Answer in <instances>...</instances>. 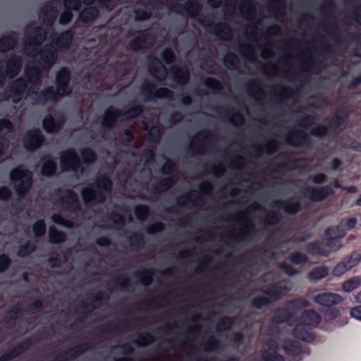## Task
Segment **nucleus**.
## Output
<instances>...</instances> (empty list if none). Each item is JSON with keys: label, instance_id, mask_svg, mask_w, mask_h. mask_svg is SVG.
<instances>
[{"label": "nucleus", "instance_id": "56", "mask_svg": "<svg viewBox=\"0 0 361 361\" xmlns=\"http://www.w3.org/2000/svg\"><path fill=\"white\" fill-rule=\"evenodd\" d=\"M114 221L116 224L118 226L122 225L124 222L123 219L118 215H115L114 216Z\"/></svg>", "mask_w": 361, "mask_h": 361}, {"label": "nucleus", "instance_id": "15", "mask_svg": "<svg viewBox=\"0 0 361 361\" xmlns=\"http://www.w3.org/2000/svg\"><path fill=\"white\" fill-rule=\"evenodd\" d=\"M73 35L71 32H66L61 35L56 42V47L59 51H66L72 42Z\"/></svg>", "mask_w": 361, "mask_h": 361}, {"label": "nucleus", "instance_id": "45", "mask_svg": "<svg viewBox=\"0 0 361 361\" xmlns=\"http://www.w3.org/2000/svg\"><path fill=\"white\" fill-rule=\"evenodd\" d=\"M269 301H270V299L262 297V298H255L253 300L252 304L256 307H260L261 306L269 303Z\"/></svg>", "mask_w": 361, "mask_h": 361}, {"label": "nucleus", "instance_id": "51", "mask_svg": "<svg viewBox=\"0 0 361 361\" xmlns=\"http://www.w3.org/2000/svg\"><path fill=\"white\" fill-rule=\"evenodd\" d=\"M284 209L288 214H294L299 209V206L297 203H293L290 206L287 204L284 206Z\"/></svg>", "mask_w": 361, "mask_h": 361}, {"label": "nucleus", "instance_id": "10", "mask_svg": "<svg viewBox=\"0 0 361 361\" xmlns=\"http://www.w3.org/2000/svg\"><path fill=\"white\" fill-rule=\"evenodd\" d=\"M43 142V138L39 130L30 131L24 140V145L29 151H33L39 148Z\"/></svg>", "mask_w": 361, "mask_h": 361}, {"label": "nucleus", "instance_id": "11", "mask_svg": "<svg viewBox=\"0 0 361 361\" xmlns=\"http://www.w3.org/2000/svg\"><path fill=\"white\" fill-rule=\"evenodd\" d=\"M151 74L157 80H161L166 78L167 71L161 61L157 59H153L149 66Z\"/></svg>", "mask_w": 361, "mask_h": 361}, {"label": "nucleus", "instance_id": "30", "mask_svg": "<svg viewBox=\"0 0 361 361\" xmlns=\"http://www.w3.org/2000/svg\"><path fill=\"white\" fill-rule=\"evenodd\" d=\"M349 271L348 266L345 262L338 264L333 270V274L336 276H341L346 271Z\"/></svg>", "mask_w": 361, "mask_h": 361}, {"label": "nucleus", "instance_id": "13", "mask_svg": "<svg viewBox=\"0 0 361 361\" xmlns=\"http://www.w3.org/2000/svg\"><path fill=\"white\" fill-rule=\"evenodd\" d=\"M283 348L286 353L293 357H299L302 352L300 344L296 341L286 342Z\"/></svg>", "mask_w": 361, "mask_h": 361}, {"label": "nucleus", "instance_id": "12", "mask_svg": "<svg viewBox=\"0 0 361 361\" xmlns=\"http://www.w3.org/2000/svg\"><path fill=\"white\" fill-rule=\"evenodd\" d=\"M22 62L20 58L13 57L6 63V74L8 78H13L20 70Z\"/></svg>", "mask_w": 361, "mask_h": 361}, {"label": "nucleus", "instance_id": "6", "mask_svg": "<svg viewBox=\"0 0 361 361\" xmlns=\"http://www.w3.org/2000/svg\"><path fill=\"white\" fill-rule=\"evenodd\" d=\"M46 33L42 29L35 30L34 36L29 38L25 44V54L30 57H36L42 42L45 39Z\"/></svg>", "mask_w": 361, "mask_h": 361}, {"label": "nucleus", "instance_id": "44", "mask_svg": "<svg viewBox=\"0 0 361 361\" xmlns=\"http://www.w3.org/2000/svg\"><path fill=\"white\" fill-rule=\"evenodd\" d=\"M159 135V128L157 126H152L148 131V136L150 140H154Z\"/></svg>", "mask_w": 361, "mask_h": 361}, {"label": "nucleus", "instance_id": "63", "mask_svg": "<svg viewBox=\"0 0 361 361\" xmlns=\"http://www.w3.org/2000/svg\"><path fill=\"white\" fill-rule=\"evenodd\" d=\"M355 300L357 302L361 303V290L357 293L355 296Z\"/></svg>", "mask_w": 361, "mask_h": 361}, {"label": "nucleus", "instance_id": "52", "mask_svg": "<svg viewBox=\"0 0 361 361\" xmlns=\"http://www.w3.org/2000/svg\"><path fill=\"white\" fill-rule=\"evenodd\" d=\"M173 167V164L171 161H167L166 164L163 166L161 170L163 173H169Z\"/></svg>", "mask_w": 361, "mask_h": 361}, {"label": "nucleus", "instance_id": "23", "mask_svg": "<svg viewBox=\"0 0 361 361\" xmlns=\"http://www.w3.org/2000/svg\"><path fill=\"white\" fill-rule=\"evenodd\" d=\"M49 240L51 243H59L63 242L66 239V235L59 231H57L53 228H50L49 232Z\"/></svg>", "mask_w": 361, "mask_h": 361}, {"label": "nucleus", "instance_id": "42", "mask_svg": "<svg viewBox=\"0 0 361 361\" xmlns=\"http://www.w3.org/2000/svg\"><path fill=\"white\" fill-rule=\"evenodd\" d=\"M52 221L59 225H61L67 228L72 226V224L71 222L64 221L60 216L56 214L52 216Z\"/></svg>", "mask_w": 361, "mask_h": 361}, {"label": "nucleus", "instance_id": "38", "mask_svg": "<svg viewBox=\"0 0 361 361\" xmlns=\"http://www.w3.org/2000/svg\"><path fill=\"white\" fill-rule=\"evenodd\" d=\"M35 247L34 246V245L29 243V244L26 245L25 246H23L20 248V250L18 251V255L21 256V257H24V256L28 255L29 253H30L31 252H32L33 250H35Z\"/></svg>", "mask_w": 361, "mask_h": 361}, {"label": "nucleus", "instance_id": "50", "mask_svg": "<svg viewBox=\"0 0 361 361\" xmlns=\"http://www.w3.org/2000/svg\"><path fill=\"white\" fill-rule=\"evenodd\" d=\"M11 196V192L6 187L0 188V200H6Z\"/></svg>", "mask_w": 361, "mask_h": 361}, {"label": "nucleus", "instance_id": "54", "mask_svg": "<svg viewBox=\"0 0 361 361\" xmlns=\"http://www.w3.org/2000/svg\"><path fill=\"white\" fill-rule=\"evenodd\" d=\"M356 224V219L355 218H350L346 220L345 225L348 229H352Z\"/></svg>", "mask_w": 361, "mask_h": 361}, {"label": "nucleus", "instance_id": "5", "mask_svg": "<svg viewBox=\"0 0 361 361\" xmlns=\"http://www.w3.org/2000/svg\"><path fill=\"white\" fill-rule=\"evenodd\" d=\"M61 169L63 171H72L76 176L82 173L80 162L75 151L68 149L63 152L60 156Z\"/></svg>", "mask_w": 361, "mask_h": 361}, {"label": "nucleus", "instance_id": "32", "mask_svg": "<svg viewBox=\"0 0 361 361\" xmlns=\"http://www.w3.org/2000/svg\"><path fill=\"white\" fill-rule=\"evenodd\" d=\"M81 155L84 162L91 163L95 160V155L90 149H85L81 152Z\"/></svg>", "mask_w": 361, "mask_h": 361}, {"label": "nucleus", "instance_id": "8", "mask_svg": "<svg viewBox=\"0 0 361 361\" xmlns=\"http://www.w3.org/2000/svg\"><path fill=\"white\" fill-rule=\"evenodd\" d=\"M39 54L41 60L39 63L42 69H49L56 59V49L51 44H45Z\"/></svg>", "mask_w": 361, "mask_h": 361}, {"label": "nucleus", "instance_id": "37", "mask_svg": "<svg viewBox=\"0 0 361 361\" xmlns=\"http://www.w3.org/2000/svg\"><path fill=\"white\" fill-rule=\"evenodd\" d=\"M150 13L148 11V8L145 7L142 10L139 9L135 11V20H143L147 19Z\"/></svg>", "mask_w": 361, "mask_h": 361}, {"label": "nucleus", "instance_id": "62", "mask_svg": "<svg viewBox=\"0 0 361 361\" xmlns=\"http://www.w3.org/2000/svg\"><path fill=\"white\" fill-rule=\"evenodd\" d=\"M182 102H183V104L188 105V104H190L191 99L190 97H185L183 99Z\"/></svg>", "mask_w": 361, "mask_h": 361}, {"label": "nucleus", "instance_id": "35", "mask_svg": "<svg viewBox=\"0 0 361 361\" xmlns=\"http://www.w3.org/2000/svg\"><path fill=\"white\" fill-rule=\"evenodd\" d=\"M63 5L67 10L77 11L80 7V0H65Z\"/></svg>", "mask_w": 361, "mask_h": 361}, {"label": "nucleus", "instance_id": "27", "mask_svg": "<svg viewBox=\"0 0 361 361\" xmlns=\"http://www.w3.org/2000/svg\"><path fill=\"white\" fill-rule=\"evenodd\" d=\"M262 357L264 361H284L283 358L272 349L271 352L264 350L262 354Z\"/></svg>", "mask_w": 361, "mask_h": 361}, {"label": "nucleus", "instance_id": "31", "mask_svg": "<svg viewBox=\"0 0 361 361\" xmlns=\"http://www.w3.org/2000/svg\"><path fill=\"white\" fill-rule=\"evenodd\" d=\"M33 231L36 236H41L45 233L46 227L43 221H38L33 225Z\"/></svg>", "mask_w": 361, "mask_h": 361}, {"label": "nucleus", "instance_id": "24", "mask_svg": "<svg viewBox=\"0 0 361 361\" xmlns=\"http://www.w3.org/2000/svg\"><path fill=\"white\" fill-rule=\"evenodd\" d=\"M56 171V164L51 160H47L43 163L42 168V174L46 176H50Z\"/></svg>", "mask_w": 361, "mask_h": 361}, {"label": "nucleus", "instance_id": "17", "mask_svg": "<svg viewBox=\"0 0 361 361\" xmlns=\"http://www.w3.org/2000/svg\"><path fill=\"white\" fill-rule=\"evenodd\" d=\"M121 116L118 111L113 108L108 109L104 115L102 124L104 126L111 127L115 123L117 117Z\"/></svg>", "mask_w": 361, "mask_h": 361}, {"label": "nucleus", "instance_id": "43", "mask_svg": "<svg viewBox=\"0 0 361 361\" xmlns=\"http://www.w3.org/2000/svg\"><path fill=\"white\" fill-rule=\"evenodd\" d=\"M350 315L352 318L361 321V305L352 308L350 311Z\"/></svg>", "mask_w": 361, "mask_h": 361}, {"label": "nucleus", "instance_id": "2", "mask_svg": "<svg viewBox=\"0 0 361 361\" xmlns=\"http://www.w3.org/2000/svg\"><path fill=\"white\" fill-rule=\"evenodd\" d=\"M310 302L306 299H299L291 302L288 309L280 310L278 314L284 317L282 322H286L290 326H293L294 336L304 341L313 340L312 329L317 326L321 322V317L315 311L307 310L302 312L300 317L295 316V312L298 308L307 307Z\"/></svg>", "mask_w": 361, "mask_h": 361}, {"label": "nucleus", "instance_id": "55", "mask_svg": "<svg viewBox=\"0 0 361 361\" xmlns=\"http://www.w3.org/2000/svg\"><path fill=\"white\" fill-rule=\"evenodd\" d=\"M324 180V175L322 173H319L316 175L312 181L315 183H320Z\"/></svg>", "mask_w": 361, "mask_h": 361}, {"label": "nucleus", "instance_id": "49", "mask_svg": "<svg viewBox=\"0 0 361 361\" xmlns=\"http://www.w3.org/2000/svg\"><path fill=\"white\" fill-rule=\"evenodd\" d=\"M157 96L160 98L170 97H171V92L166 88H161L157 90Z\"/></svg>", "mask_w": 361, "mask_h": 361}, {"label": "nucleus", "instance_id": "64", "mask_svg": "<svg viewBox=\"0 0 361 361\" xmlns=\"http://www.w3.org/2000/svg\"><path fill=\"white\" fill-rule=\"evenodd\" d=\"M152 279L150 276H147L145 280L142 281L145 285H148L151 283Z\"/></svg>", "mask_w": 361, "mask_h": 361}, {"label": "nucleus", "instance_id": "47", "mask_svg": "<svg viewBox=\"0 0 361 361\" xmlns=\"http://www.w3.org/2000/svg\"><path fill=\"white\" fill-rule=\"evenodd\" d=\"M10 263L9 259L4 256H0V272L4 271Z\"/></svg>", "mask_w": 361, "mask_h": 361}, {"label": "nucleus", "instance_id": "16", "mask_svg": "<svg viewBox=\"0 0 361 361\" xmlns=\"http://www.w3.org/2000/svg\"><path fill=\"white\" fill-rule=\"evenodd\" d=\"M61 200L62 207L71 210H74L78 204L77 195L70 191L66 192Z\"/></svg>", "mask_w": 361, "mask_h": 361}, {"label": "nucleus", "instance_id": "9", "mask_svg": "<svg viewBox=\"0 0 361 361\" xmlns=\"http://www.w3.org/2000/svg\"><path fill=\"white\" fill-rule=\"evenodd\" d=\"M315 303L323 307H331L342 302V297L336 293H322L316 295L313 298Z\"/></svg>", "mask_w": 361, "mask_h": 361}, {"label": "nucleus", "instance_id": "39", "mask_svg": "<svg viewBox=\"0 0 361 361\" xmlns=\"http://www.w3.org/2000/svg\"><path fill=\"white\" fill-rule=\"evenodd\" d=\"M290 260L295 264H299L306 261V257L300 253L295 252L291 255Z\"/></svg>", "mask_w": 361, "mask_h": 361}, {"label": "nucleus", "instance_id": "48", "mask_svg": "<svg viewBox=\"0 0 361 361\" xmlns=\"http://www.w3.org/2000/svg\"><path fill=\"white\" fill-rule=\"evenodd\" d=\"M163 229V225L161 223H155L147 228L149 233H154Z\"/></svg>", "mask_w": 361, "mask_h": 361}, {"label": "nucleus", "instance_id": "60", "mask_svg": "<svg viewBox=\"0 0 361 361\" xmlns=\"http://www.w3.org/2000/svg\"><path fill=\"white\" fill-rule=\"evenodd\" d=\"M345 190H347L349 193H355L357 192V189L355 186H350L348 188H345Z\"/></svg>", "mask_w": 361, "mask_h": 361}, {"label": "nucleus", "instance_id": "26", "mask_svg": "<svg viewBox=\"0 0 361 361\" xmlns=\"http://www.w3.org/2000/svg\"><path fill=\"white\" fill-rule=\"evenodd\" d=\"M16 45V40L11 37H4L0 39V51L4 52Z\"/></svg>", "mask_w": 361, "mask_h": 361}, {"label": "nucleus", "instance_id": "46", "mask_svg": "<svg viewBox=\"0 0 361 361\" xmlns=\"http://www.w3.org/2000/svg\"><path fill=\"white\" fill-rule=\"evenodd\" d=\"M326 128L324 126H317L312 130V135L314 136H322L326 133Z\"/></svg>", "mask_w": 361, "mask_h": 361}, {"label": "nucleus", "instance_id": "41", "mask_svg": "<svg viewBox=\"0 0 361 361\" xmlns=\"http://www.w3.org/2000/svg\"><path fill=\"white\" fill-rule=\"evenodd\" d=\"M71 19H72V14L70 12V11L67 10L61 15V17L59 19V23H60V24L66 25V24L68 23Z\"/></svg>", "mask_w": 361, "mask_h": 361}, {"label": "nucleus", "instance_id": "14", "mask_svg": "<svg viewBox=\"0 0 361 361\" xmlns=\"http://www.w3.org/2000/svg\"><path fill=\"white\" fill-rule=\"evenodd\" d=\"M152 37L145 33H140L131 44V47L134 49H143L152 44Z\"/></svg>", "mask_w": 361, "mask_h": 361}, {"label": "nucleus", "instance_id": "57", "mask_svg": "<svg viewBox=\"0 0 361 361\" xmlns=\"http://www.w3.org/2000/svg\"><path fill=\"white\" fill-rule=\"evenodd\" d=\"M97 244L101 246H104L109 244V240L106 238H99Z\"/></svg>", "mask_w": 361, "mask_h": 361}, {"label": "nucleus", "instance_id": "53", "mask_svg": "<svg viewBox=\"0 0 361 361\" xmlns=\"http://www.w3.org/2000/svg\"><path fill=\"white\" fill-rule=\"evenodd\" d=\"M206 85L213 89H219L220 87L219 82L214 80H207L206 81Z\"/></svg>", "mask_w": 361, "mask_h": 361}, {"label": "nucleus", "instance_id": "18", "mask_svg": "<svg viewBox=\"0 0 361 361\" xmlns=\"http://www.w3.org/2000/svg\"><path fill=\"white\" fill-rule=\"evenodd\" d=\"M333 192L334 191L330 187L317 188L312 191L311 198L314 201H322Z\"/></svg>", "mask_w": 361, "mask_h": 361}, {"label": "nucleus", "instance_id": "20", "mask_svg": "<svg viewBox=\"0 0 361 361\" xmlns=\"http://www.w3.org/2000/svg\"><path fill=\"white\" fill-rule=\"evenodd\" d=\"M329 274V269L327 267L324 266L317 267L313 269L309 274V279L311 281H319L325 276H326Z\"/></svg>", "mask_w": 361, "mask_h": 361}, {"label": "nucleus", "instance_id": "36", "mask_svg": "<svg viewBox=\"0 0 361 361\" xmlns=\"http://www.w3.org/2000/svg\"><path fill=\"white\" fill-rule=\"evenodd\" d=\"M13 130V126L7 119H1L0 121V133H7Z\"/></svg>", "mask_w": 361, "mask_h": 361}, {"label": "nucleus", "instance_id": "21", "mask_svg": "<svg viewBox=\"0 0 361 361\" xmlns=\"http://www.w3.org/2000/svg\"><path fill=\"white\" fill-rule=\"evenodd\" d=\"M98 16L97 9L93 7L83 10L80 14V20L82 22H89L94 20Z\"/></svg>", "mask_w": 361, "mask_h": 361}, {"label": "nucleus", "instance_id": "28", "mask_svg": "<svg viewBox=\"0 0 361 361\" xmlns=\"http://www.w3.org/2000/svg\"><path fill=\"white\" fill-rule=\"evenodd\" d=\"M361 261V253L360 252H354L353 253L350 258L345 261L346 265L348 266L349 270L357 266L358 263Z\"/></svg>", "mask_w": 361, "mask_h": 361}, {"label": "nucleus", "instance_id": "40", "mask_svg": "<svg viewBox=\"0 0 361 361\" xmlns=\"http://www.w3.org/2000/svg\"><path fill=\"white\" fill-rule=\"evenodd\" d=\"M163 59L167 63H171L174 59L173 52L170 49H166L163 51Z\"/></svg>", "mask_w": 361, "mask_h": 361}, {"label": "nucleus", "instance_id": "3", "mask_svg": "<svg viewBox=\"0 0 361 361\" xmlns=\"http://www.w3.org/2000/svg\"><path fill=\"white\" fill-rule=\"evenodd\" d=\"M96 185L97 192L91 187L85 188L82 190V197L85 203L102 202L110 195L111 183L107 177H99Z\"/></svg>", "mask_w": 361, "mask_h": 361}, {"label": "nucleus", "instance_id": "7", "mask_svg": "<svg viewBox=\"0 0 361 361\" xmlns=\"http://www.w3.org/2000/svg\"><path fill=\"white\" fill-rule=\"evenodd\" d=\"M340 247L336 238H331L324 244L314 243L308 245L307 250L313 255L327 256L331 250H336Z\"/></svg>", "mask_w": 361, "mask_h": 361}, {"label": "nucleus", "instance_id": "29", "mask_svg": "<svg viewBox=\"0 0 361 361\" xmlns=\"http://www.w3.org/2000/svg\"><path fill=\"white\" fill-rule=\"evenodd\" d=\"M291 288V285L289 282L283 281L280 282L276 287L275 293L276 296H281L286 294Z\"/></svg>", "mask_w": 361, "mask_h": 361}, {"label": "nucleus", "instance_id": "34", "mask_svg": "<svg viewBox=\"0 0 361 361\" xmlns=\"http://www.w3.org/2000/svg\"><path fill=\"white\" fill-rule=\"evenodd\" d=\"M135 214L137 219L143 220L148 214V209L145 206H137L135 208Z\"/></svg>", "mask_w": 361, "mask_h": 361}, {"label": "nucleus", "instance_id": "33", "mask_svg": "<svg viewBox=\"0 0 361 361\" xmlns=\"http://www.w3.org/2000/svg\"><path fill=\"white\" fill-rule=\"evenodd\" d=\"M141 111L142 109L140 107L135 106L127 111L121 116L123 119L132 118L139 115L141 113Z\"/></svg>", "mask_w": 361, "mask_h": 361}, {"label": "nucleus", "instance_id": "58", "mask_svg": "<svg viewBox=\"0 0 361 361\" xmlns=\"http://www.w3.org/2000/svg\"><path fill=\"white\" fill-rule=\"evenodd\" d=\"M222 27H223V28L226 31V35H225V36H222V35H220V34H219V33H217V35H218L219 37H221V38H222V39H227L229 37V36H230V32H229V30H228V28L226 26L223 25Z\"/></svg>", "mask_w": 361, "mask_h": 361}, {"label": "nucleus", "instance_id": "59", "mask_svg": "<svg viewBox=\"0 0 361 361\" xmlns=\"http://www.w3.org/2000/svg\"><path fill=\"white\" fill-rule=\"evenodd\" d=\"M340 166V161L338 159H334L332 161V169H336Z\"/></svg>", "mask_w": 361, "mask_h": 361}, {"label": "nucleus", "instance_id": "61", "mask_svg": "<svg viewBox=\"0 0 361 361\" xmlns=\"http://www.w3.org/2000/svg\"><path fill=\"white\" fill-rule=\"evenodd\" d=\"M283 269H284V271H286V273H287L288 274L292 275L293 274V271L291 267H283Z\"/></svg>", "mask_w": 361, "mask_h": 361}, {"label": "nucleus", "instance_id": "1", "mask_svg": "<svg viewBox=\"0 0 361 361\" xmlns=\"http://www.w3.org/2000/svg\"><path fill=\"white\" fill-rule=\"evenodd\" d=\"M25 75L27 78L28 83L24 80L19 79L13 82L11 87L12 94L11 100L13 103H17L21 99V97L26 88H29L27 95L33 100V104H45L49 100H56V96H65L71 92L68 86L70 73L68 70L62 68L58 73L56 77V93L51 90H47L39 96L35 92L39 87L40 71L38 67H27L25 68Z\"/></svg>", "mask_w": 361, "mask_h": 361}, {"label": "nucleus", "instance_id": "22", "mask_svg": "<svg viewBox=\"0 0 361 361\" xmlns=\"http://www.w3.org/2000/svg\"><path fill=\"white\" fill-rule=\"evenodd\" d=\"M360 280L358 278L350 279L345 281L342 284V290L346 293H350L356 289L360 286Z\"/></svg>", "mask_w": 361, "mask_h": 361}, {"label": "nucleus", "instance_id": "4", "mask_svg": "<svg viewBox=\"0 0 361 361\" xmlns=\"http://www.w3.org/2000/svg\"><path fill=\"white\" fill-rule=\"evenodd\" d=\"M10 180L20 197L29 191L32 185V173L24 169L16 168L10 173Z\"/></svg>", "mask_w": 361, "mask_h": 361}, {"label": "nucleus", "instance_id": "19", "mask_svg": "<svg viewBox=\"0 0 361 361\" xmlns=\"http://www.w3.org/2000/svg\"><path fill=\"white\" fill-rule=\"evenodd\" d=\"M62 125V121L56 122L50 116L45 117L43 121L44 128L48 133L56 132Z\"/></svg>", "mask_w": 361, "mask_h": 361}, {"label": "nucleus", "instance_id": "25", "mask_svg": "<svg viewBox=\"0 0 361 361\" xmlns=\"http://www.w3.org/2000/svg\"><path fill=\"white\" fill-rule=\"evenodd\" d=\"M173 76L176 82L180 84L185 83L189 79L188 72L181 70H174Z\"/></svg>", "mask_w": 361, "mask_h": 361}]
</instances>
